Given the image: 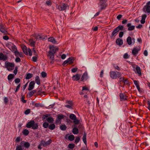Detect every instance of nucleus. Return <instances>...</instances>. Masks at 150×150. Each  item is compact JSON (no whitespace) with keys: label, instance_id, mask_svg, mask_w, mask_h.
<instances>
[{"label":"nucleus","instance_id":"f257e3e1","mask_svg":"<svg viewBox=\"0 0 150 150\" xmlns=\"http://www.w3.org/2000/svg\"><path fill=\"white\" fill-rule=\"evenodd\" d=\"M26 127L28 128H32L33 129H36L38 128V124L35 123L34 121L32 120L29 122L26 125Z\"/></svg>","mask_w":150,"mask_h":150},{"label":"nucleus","instance_id":"f03ea898","mask_svg":"<svg viewBox=\"0 0 150 150\" xmlns=\"http://www.w3.org/2000/svg\"><path fill=\"white\" fill-rule=\"evenodd\" d=\"M110 77L113 79H117L121 76V73L117 71H111L110 72Z\"/></svg>","mask_w":150,"mask_h":150},{"label":"nucleus","instance_id":"7ed1b4c3","mask_svg":"<svg viewBox=\"0 0 150 150\" xmlns=\"http://www.w3.org/2000/svg\"><path fill=\"white\" fill-rule=\"evenodd\" d=\"M56 7L57 9L61 11H64L69 8L67 4L64 3H62L60 5H56Z\"/></svg>","mask_w":150,"mask_h":150},{"label":"nucleus","instance_id":"20e7f679","mask_svg":"<svg viewBox=\"0 0 150 150\" xmlns=\"http://www.w3.org/2000/svg\"><path fill=\"white\" fill-rule=\"evenodd\" d=\"M5 66L8 70L11 71L14 69L15 64L13 63L10 62H5Z\"/></svg>","mask_w":150,"mask_h":150},{"label":"nucleus","instance_id":"39448f33","mask_svg":"<svg viewBox=\"0 0 150 150\" xmlns=\"http://www.w3.org/2000/svg\"><path fill=\"white\" fill-rule=\"evenodd\" d=\"M23 51L24 53L26 55H28V54L30 56L32 55L31 50L30 48L27 49V47L25 46H24L22 48Z\"/></svg>","mask_w":150,"mask_h":150},{"label":"nucleus","instance_id":"423d86ee","mask_svg":"<svg viewBox=\"0 0 150 150\" xmlns=\"http://www.w3.org/2000/svg\"><path fill=\"white\" fill-rule=\"evenodd\" d=\"M50 50L48 52V54H49L53 55L58 50V49L54 47L53 46L50 47Z\"/></svg>","mask_w":150,"mask_h":150},{"label":"nucleus","instance_id":"0eeeda50","mask_svg":"<svg viewBox=\"0 0 150 150\" xmlns=\"http://www.w3.org/2000/svg\"><path fill=\"white\" fill-rule=\"evenodd\" d=\"M52 141L51 139H49L48 141L45 142L44 140H42L40 144L43 146L45 147L49 145L51 143Z\"/></svg>","mask_w":150,"mask_h":150},{"label":"nucleus","instance_id":"6e6552de","mask_svg":"<svg viewBox=\"0 0 150 150\" xmlns=\"http://www.w3.org/2000/svg\"><path fill=\"white\" fill-rule=\"evenodd\" d=\"M0 31L5 35L7 33V31L5 29V27L1 22H0Z\"/></svg>","mask_w":150,"mask_h":150},{"label":"nucleus","instance_id":"1a4fd4ad","mask_svg":"<svg viewBox=\"0 0 150 150\" xmlns=\"http://www.w3.org/2000/svg\"><path fill=\"white\" fill-rule=\"evenodd\" d=\"M125 92L124 93H120L119 96L120 98V100L121 101H125L127 100V98L128 97L125 94Z\"/></svg>","mask_w":150,"mask_h":150},{"label":"nucleus","instance_id":"9d476101","mask_svg":"<svg viewBox=\"0 0 150 150\" xmlns=\"http://www.w3.org/2000/svg\"><path fill=\"white\" fill-rule=\"evenodd\" d=\"M65 103L66 104H68L65 105V107L69 109L72 108V106L73 105V103L72 101L67 100H66Z\"/></svg>","mask_w":150,"mask_h":150},{"label":"nucleus","instance_id":"9b49d317","mask_svg":"<svg viewBox=\"0 0 150 150\" xmlns=\"http://www.w3.org/2000/svg\"><path fill=\"white\" fill-rule=\"evenodd\" d=\"M107 6V4L106 3V2L100 1L99 6L101 10H102L105 9Z\"/></svg>","mask_w":150,"mask_h":150},{"label":"nucleus","instance_id":"f8f14e48","mask_svg":"<svg viewBox=\"0 0 150 150\" xmlns=\"http://www.w3.org/2000/svg\"><path fill=\"white\" fill-rule=\"evenodd\" d=\"M64 117H65V116L62 114H59L56 120V123L58 124L59 122L62 119H63Z\"/></svg>","mask_w":150,"mask_h":150},{"label":"nucleus","instance_id":"ddd939ff","mask_svg":"<svg viewBox=\"0 0 150 150\" xmlns=\"http://www.w3.org/2000/svg\"><path fill=\"white\" fill-rule=\"evenodd\" d=\"M35 84V82L34 81H32L30 82L29 85L28 90L29 91H30L32 90L34 88Z\"/></svg>","mask_w":150,"mask_h":150},{"label":"nucleus","instance_id":"4468645a","mask_svg":"<svg viewBox=\"0 0 150 150\" xmlns=\"http://www.w3.org/2000/svg\"><path fill=\"white\" fill-rule=\"evenodd\" d=\"M81 75L78 74H77L76 75H74L72 77V80L74 81H78L80 79Z\"/></svg>","mask_w":150,"mask_h":150},{"label":"nucleus","instance_id":"2eb2a0df","mask_svg":"<svg viewBox=\"0 0 150 150\" xmlns=\"http://www.w3.org/2000/svg\"><path fill=\"white\" fill-rule=\"evenodd\" d=\"M140 49H137V47L134 48L132 50V53L134 56H136L138 54Z\"/></svg>","mask_w":150,"mask_h":150},{"label":"nucleus","instance_id":"dca6fc26","mask_svg":"<svg viewBox=\"0 0 150 150\" xmlns=\"http://www.w3.org/2000/svg\"><path fill=\"white\" fill-rule=\"evenodd\" d=\"M47 56L49 58L50 64H53L54 60V55L48 54Z\"/></svg>","mask_w":150,"mask_h":150},{"label":"nucleus","instance_id":"f3484780","mask_svg":"<svg viewBox=\"0 0 150 150\" xmlns=\"http://www.w3.org/2000/svg\"><path fill=\"white\" fill-rule=\"evenodd\" d=\"M88 79V74L86 72H85L82 75L81 78V81H83L84 80H86Z\"/></svg>","mask_w":150,"mask_h":150},{"label":"nucleus","instance_id":"a211bd4d","mask_svg":"<svg viewBox=\"0 0 150 150\" xmlns=\"http://www.w3.org/2000/svg\"><path fill=\"white\" fill-rule=\"evenodd\" d=\"M145 12L150 13V6H145L143 9Z\"/></svg>","mask_w":150,"mask_h":150},{"label":"nucleus","instance_id":"6ab92c4d","mask_svg":"<svg viewBox=\"0 0 150 150\" xmlns=\"http://www.w3.org/2000/svg\"><path fill=\"white\" fill-rule=\"evenodd\" d=\"M116 43L117 45L120 46L122 45L123 41L122 39L119 38L116 40Z\"/></svg>","mask_w":150,"mask_h":150},{"label":"nucleus","instance_id":"aec40b11","mask_svg":"<svg viewBox=\"0 0 150 150\" xmlns=\"http://www.w3.org/2000/svg\"><path fill=\"white\" fill-rule=\"evenodd\" d=\"M127 26L128 27V30L129 31H132L135 28V26L134 25L131 26V24L130 23H128L127 25Z\"/></svg>","mask_w":150,"mask_h":150},{"label":"nucleus","instance_id":"412c9836","mask_svg":"<svg viewBox=\"0 0 150 150\" xmlns=\"http://www.w3.org/2000/svg\"><path fill=\"white\" fill-rule=\"evenodd\" d=\"M119 31L116 28L114 29L112 33L111 37L115 36L117 35V33Z\"/></svg>","mask_w":150,"mask_h":150},{"label":"nucleus","instance_id":"4be33fe9","mask_svg":"<svg viewBox=\"0 0 150 150\" xmlns=\"http://www.w3.org/2000/svg\"><path fill=\"white\" fill-rule=\"evenodd\" d=\"M136 69V72L139 74V76H141L142 75V73L141 71V69L140 67L138 66H137Z\"/></svg>","mask_w":150,"mask_h":150},{"label":"nucleus","instance_id":"5701e85b","mask_svg":"<svg viewBox=\"0 0 150 150\" xmlns=\"http://www.w3.org/2000/svg\"><path fill=\"white\" fill-rule=\"evenodd\" d=\"M86 133L85 132H84V134L83 135V137L82 138L83 141L84 142V143L86 145Z\"/></svg>","mask_w":150,"mask_h":150},{"label":"nucleus","instance_id":"b1692460","mask_svg":"<svg viewBox=\"0 0 150 150\" xmlns=\"http://www.w3.org/2000/svg\"><path fill=\"white\" fill-rule=\"evenodd\" d=\"M72 132L74 134H77L79 133V129L77 127H75L73 129Z\"/></svg>","mask_w":150,"mask_h":150},{"label":"nucleus","instance_id":"393cba45","mask_svg":"<svg viewBox=\"0 0 150 150\" xmlns=\"http://www.w3.org/2000/svg\"><path fill=\"white\" fill-rule=\"evenodd\" d=\"M48 40L49 42H52L53 44H56V41L55 39L53 37H50L48 38Z\"/></svg>","mask_w":150,"mask_h":150},{"label":"nucleus","instance_id":"a878e982","mask_svg":"<svg viewBox=\"0 0 150 150\" xmlns=\"http://www.w3.org/2000/svg\"><path fill=\"white\" fill-rule=\"evenodd\" d=\"M127 44L129 45H131L132 44V39L129 36L127 37Z\"/></svg>","mask_w":150,"mask_h":150},{"label":"nucleus","instance_id":"bb28decb","mask_svg":"<svg viewBox=\"0 0 150 150\" xmlns=\"http://www.w3.org/2000/svg\"><path fill=\"white\" fill-rule=\"evenodd\" d=\"M35 81L36 83L39 85L40 84V80L39 78V77L38 76H37L35 78Z\"/></svg>","mask_w":150,"mask_h":150},{"label":"nucleus","instance_id":"cd10ccee","mask_svg":"<svg viewBox=\"0 0 150 150\" xmlns=\"http://www.w3.org/2000/svg\"><path fill=\"white\" fill-rule=\"evenodd\" d=\"M34 36L35 38L37 39L44 40L45 39L44 37H42L40 35L35 34Z\"/></svg>","mask_w":150,"mask_h":150},{"label":"nucleus","instance_id":"c85d7f7f","mask_svg":"<svg viewBox=\"0 0 150 150\" xmlns=\"http://www.w3.org/2000/svg\"><path fill=\"white\" fill-rule=\"evenodd\" d=\"M33 76V74L31 73H28L26 75L25 79H29L31 78Z\"/></svg>","mask_w":150,"mask_h":150},{"label":"nucleus","instance_id":"c756f323","mask_svg":"<svg viewBox=\"0 0 150 150\" xmlns=\"http://www.w3.org/2000/svg\"><path fill=\"white\" fill-rule=\"evenodd\" d=\"M7 57L6 56H4L2 53H0V60H4L6 59Z\"/></svg>","mask_w":150,"mask_h":150},{"label":"nucleus","instance_id":"7c9ffc66","mask_svg":"<svg viewBox=\"0 0 150 150\" xmlns=\"http://www.w3.org/2000/svg\"><path fill=\"white\" fill-rule=\"evenodd\" d=\"M13 44L12 42H8L6 44V46L10 50H11V47H12V46H13Z\"/></svg>","mask_w":150,"mask_h":150},{"label":"nucleus","instance_id":"2f4dec72","mask_svg":"<svg viewBox=\"0 0 150 150\" xmlns=\"http://www.w3.org/2000/svg\"><path fill=\"white\" fill-rule=\"evenodd\" d=\"M55 127V125L53 123L50 124L48 127L49 129L52 130L54 129Z\"/></svg>","mask_w":150,"mask_h":150},{"label":"nucleus","instance_id":"473e14b6","mask_svg":"<svg viewBox=\"0 0 150 150\" xmlns=\"http://www.w3.org/2000/svg\"><path fill=\"white\" fill-rule=\"evenodd\" d=\"M29 131L26 129H23V134L25 136L28 135L29 134Z\"/></svg>","mask_w":150,"mask_h":150},{"label":"nucleus","instance_id":"72a5a7b5","mask_svg":"<svg viewBox=\"0 0 150 150\" xmlns=\"http://www.w3.org/2000/svg\"><path fill=\"white\" fill-rule=\"evenodd\" d=\"M47 121L49 123H52L54 122V119L51 117H49L47 118Z\"/></svg>","mask_w":150,"mask_h":150},{"label":"nucleus","instance_id":"f704fd0d","mask_svg":"<svg viewBox=\"0 0 150 150\" xmlns=\"http://www.w3.org/2000/svg\"><path fill=\"white\" fill-rule=\"evenodd\" d=\"M60 129L63 131H65L66 130L67 127L65 125H62L60 127Z\"/></svg>","mask_w":150,"mask_h":150},{"label":"nucleus","instance_id":"c9c22d12","mask_svg":"<svg viewBox=\"0 0 150 150\" xmlns=\"http://www.w3.org/2000/svg\"><path fill=\"white\" fill-rule=\"evenodd\" d=\"M67 60L69 64H72L74 62V59L71 57L69 58Z\"/></svg>","mask_w":150,"mask_h":150},{"label":"nucleus","instance_id":"e433bc0d","mask_svg":"<svg viewBox=\"0 0 150 150\" xmlns=\"http://www.w3.org/2000/svg\"><path fill=\"white\" fill-rule=\"evenodd\" d=\"M30 146V144L28 142H24V146L25 148H28Z\"/></svg>","mask_w":150,"mask_h":150},{"label":"nucleus","instance_id":"4c0bfd02","mask_svg":"<svg viewBox=\"0 0 150 150\" xmlns=\"http://www.w3.org/2000/svg\"><path fill=\"white\" fill-rule=\"evenodd\" d=\"M69 118L72 120H74L76 118V116L73 114H70L69 115Z\"/></svg>","mask_w":150,"mask_h":150},{"label":"nucleus","instance_id":"58836bf2","mask_svg":"<svg viewBox=\"0 0 150 150\" xmlns=\"http://www.w3.org/2000/svg\"><path fill=\"white\" fill-rule=\"evenodd\" d=\"M17 48L16 46L13 44V46L11 47V50H10L12 52H14L15 51L17 50Z\"/></svg>","mask_w":150,"mask_h":150},{"label":"nucleus","instance_id":"ea45409f","mask_svg":"<svg viewBox=\"0 0 150 150\" xmlns=\"http://www.w3.org/2000/svg\"><path fill=\"white\" fill-rule=\"evenodd\" d=\"M75 138L74 136L73 135H71L69 136L68 138L69 140L71 141H73Z\"/></svg>","mask_w":150,"mask_h":150},{"label":"nucleus","instance_id":"a19ab883","mask_svg":"<svg viewBox=\"0 0 150 150\" xmlns=\"http://www.w3.org/2000/svg\"><path fill=\"white\" fill-rule=\"evenodd\" d=\"M14 77V75L13 74H10L8 76L7 78L8 80H10L13 79Z\"/></svg>","mask_w":150,"mask_h":150},{"label":"nucleus","instance_id":"79ce46f5","mask_svg":"<svg viewBox=\"0 0 150 150\" xmlns=\"http://www.w3.org/2000/svg\"><path fill=\"white\" fill-rule=\"evenodd\" d=\"M30 45L32 47H34L35 45V42L33 41L32 40H30Z\"/></svg>","mask_w":150,"mask_h":150},{"label":"nucleus","instance_id":"37998d69","mask_svg":"<svg viewBox=\"0 0 150 150\" xmlns=\"http://www.w3.org/2000/svg\"><path fill=\"white\" fill-rule=\"evenodd\" d=\"M45 1V3L47 6H51L52 4V3L50 0H44Z\"/></svg>","mask_w":150,"mask_h":150},{"label":"nucleus","instance_id":"c03bdc74","mask_svg":"<svg viewBox=\"0 0 150 150\" xmlns=\"http://www.w3.org/2000/svg\"><path fill=\"white\" fill-rule=\"evenodd\" d=\"M124 26L123 25H119L116 28V29L119 31L120 30H123Z\"/></svg>","mask_w":150,"mask_h":150},{"label":"nucleus","instance_id":"a18cd8bd","mask_svg":"<svg viewBox=\"0 0 150 150\" xmlns=\"http://www.w3.org/2000/svg\"><path fill=\"white\" fill-rule=\"evenodd\" d=\"M75 145L73 144H69L68 147L70 149H73L75 147Z\"/></svg>","mask_w":150,"mask_h":150},{"label":"nucleus","instance_id":"49530a36","mask_svg":"<svg viewBox=\"0 0 150 150\" xmlns=\"http://www.w3.org/2000/svg\"><path fill=\"white\" fill-rule=\"evenodd\" d=\"M42 126L45 128H47L49 127V124L47 122H45L43 123Z\"/></svg>","mask_w":150,"mask_h":150},{"label":"nucleus","instance_id":"de8ad7c7","mask_svg":"<svg viewBox=\"0 0 150 150\" xmlns=\"http://www.w3.org/2000/svg\"><path fill=\"white\" fill-rule=\"evenodd\" d=\"M73 122L76 125H78L79 123V120L76 118L73 120Z\"/></svg>","mask_w":150,"mask_h":150},{"label":"nucleus","instance_id":"09e8293b","mask_svg":"<svg viewBox=\"0 0 150 150\" xmlns=\"http://www.w3.org/2000/svg\"><path fill=\"white\" fill-rule=\"evenodd\" d=\"M49 116L50 115L47 114L43 115L42 117V120H44L45 119H46L47 120V118H48Z\"/></svg>","mask_w":150,"mask_h":150},{"label":"nucleus","instance_id":"8fccbe9b","mask_svg":"<svg viewBox=\"0 0 150 150\" xmlns=\"http://www.w3.org/2000/svg\"><path fill=\"white\" fill-rule=\"evenodd\" d=\"M14 53L15 54V55L18 57V56H19L21 57L20 53L17 51V50L15 51Z\"/></svg>","mask_w":150,"mask_h":150},{"label":"nucleus","instance_id":"3c124183","mask_svg":"<svg viewBox=\"0 0 150 150\" xmlns=\"http://www.w3.org/2000/svg\"><path fill=\"white\" fill-rule=\"evenodd\" d=\"M113 66L114 68L118 71L120 70V68L117 65L115 64H113Z\"/></svg>","mask_w":150,"mask_h":150},{"label":"nucleus","instance_id":"603ef678","mask_svg":"<svg viewBox=\"0 0 150 150\" xmlns=\"http://www.w3.org/2000/svg\"><path fill=\"white\" fill-rule=\"evenodd\" d=\"M24 98L25 97L24 96H22L21 98V101L23 103H25L27 102V100H24Z\"/></svg>","mask_w":150,"mask_h":150},{"label":"nucleus","instance_id":"864d4df0","mask_svg":"<svg viewBox=\"0 0 150 150\" xmlns=\"http://www.w3.org/2000/svg\"><path fill=\"white\" fill-rule=\"evenodd\" d=\"M41 75L42 77L45 78L47 76V74L45 72H42L41 73Z\"/></svg>","mask_w":150,"mask_h":150},{"label":"nucleus","instance_id":"5fc2aeb1","mask_svg":"<svg viewBox=\"0 0 150 150\" xmlns=\"http://www.w3.org/2000/svg\"><path fill=\"white\" fill-rule=\"evenodd\" d=\"M30 110L29 109H28L25 110L24 112V113L25 115H28L30 113Z\"/></svg>","mask_w":150,"mask_h":150},{"label":"nucleus","instance_id":"6e6d98bb","mask_svg":"<svg viewBox=\"0 0 150 150\" xmlns=\"http://www.w3.org/2000/svg\"><path fill=\"white\" fill-rule=\"evenodd\" d=\"M77 68H73L71 70V72L72 73H75L77 71Z\"/></svg>","mask_w":150,"mask_h":150},{"label":"nucleus","instance_id":"4d7b16f0","mask_svg":"<svg viewBox=\"0 0 150 150\" xmlns=\"http://www.w3.org/2000/svg\"><path fill=\"white\" fill-rule=\"evenodd\" d=\"M80 138L79 137H76L75 140V143L77 144L79 141Z\"/></svg>","mask_w":150,"mask_h":150},{"label":"nucleus","instance_id":"13d9d810","mask_svg":"<svg viewBox=\"0 0 150 150\" xmlns=\"http://www.w3.org/2000/svg\"><path fill=\"white\" fill-rule=\"evenodd\" d=\"M20 81V79L17 78L15 79V82L16 83H18Z\"/></svg>","mask_w":150,"mask_h":150},{"label":"nucleus","instance_id":"bf43d9fd","mask_svg":"<svg viewBox=\"0 0 150 150\" xmlns=\"http://www.w3.org/2000/svg\"><path fill=\"white\" fill-rule=\"evenodd\" d=\"M20 86H21V84H19L18 86H17V87L16 88V89L15 90V92H18V91L19 88H20Z\"/></svg>","mask_w":150,"mask_h":150},{"label":"nucleus","instance_id":"052dcab7","mask_svg":"<svg viewBox=\"0 0 150 150\" xmlns=\"http://www.w3.org/2000/svg\"><path fill=\"white\" fill-rule=\"evenodd\" d=\"M123 57L125 59H127L129 58L128 54L127 53L125 54L123 56Z\"/></svg>","mask_w":150,"mask_h":150},{"label":"nucleus","instance_id":"680f3d73","mask_svg":"<svg viewBox=\"0 0 150 150\" xmlns=\"http://www.w3.org/2000/svg\"><path fill=\"white\" fill-rule=\"evenodd\" d=\"M21 61V59L19 57H17L15 59V61L16 62H20Z\"/></svg>","mask_w":150,"mask_h":150},{"label":"nucleus","instance_id":"e2e57ef3","mask_svg":"<svg viewBox=\"0 0 150 150\" xmlns=\"http://www.w3.org/2000/svg\"><path fill=\"white\" fill-rule=\"evenodd\" d=\"M34 94L31 91L28 94V96L29 98L31 97Z\"/></svg>","mask_w":150,"mask_h":150},{"label":"nucleus","instance_id":"0e129e2a","mask_svg":"<svg viewBox=\"0 0 150 150\" xmlns=\"http://www.w3.org/2000/svg\"><path fill=\"white\" fill-rule=\"evenodd\" d=\"M16 150H23V149L20 146H16Z\"/></svg>","mask_w":150,"mask_h":150},{"label":"nucleus","instance_id":"69168bd1","mask_svg":"<svg viewBox=\"0 0 150 150\" xmlns=\"http://www.w3.org/2000/svg\"><path fill=\"white\" fill-rule=\"evenodd\" d=\"M123 34L124 33L123 32L121 31L120 32L119 35V37L120 38H122L123 36Z\"/></svg>","mask_w":150,"mask_h":150},{"label":"nucleus","instance_id":"338daca9","mask_svg":"<svg viewBox=\"0 0 150 150\" xmlns=\"http://www.w3.org/2000/svg\"><path fill=\"white\" fill-rule=\"evenodd\" d=\"M18 71V67H16L15 68V69L13 71V73L15 74V75H16Z\"/></svg>","mask_w":150,"mask_h":150},{"label":"nucleus","instance_id":"774afa93","mask_svg":"<svg viewBox=\"0 0 150 150\" xmlns=\"http://www.w3.org/2000/svg\"><path fill=\"white\" fill-rule=\"evenodd\" d=\"M37 58L36 56H34L32 57V60L34 62H36L37 61Z\"/></svg>","mask_w":150,"mask_h":150}]
</instances>
